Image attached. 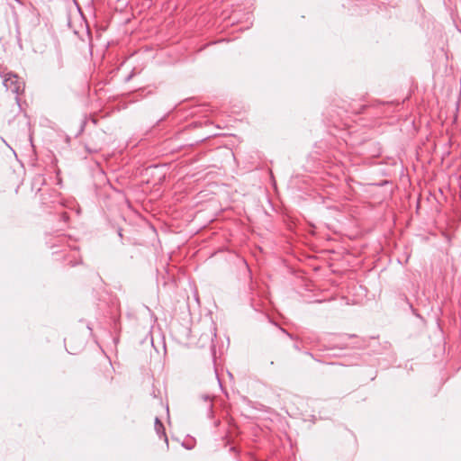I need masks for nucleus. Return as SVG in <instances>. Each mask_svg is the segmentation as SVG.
<instances>
[{
    "mask_svg": "<svg viewBox=\"0 0 461 461\" xmlns=\"http://www.w3.org/2000/svg\"><path fill=\"white\" fill-rule=\"evenodd\" d=\"M133 77V73H131L126 78H125V82H129Z\"/></svg>",
    "mask_w": 461,
    "mask_h": 461,
    "instance_id": "9b49d317",
    "label": "nucleus"
},
{
    "mask_svg": "<svg viewBox=\"0 0 461 461\" xmlns=\"http://www.w3.org/2000/svg\"><path fill=\"white\" fill-rule=\"evenodd\" d=\"M281 330H282L283 332H285V334H287V336H289L290 338H292V335H291V334H289L285 330L281 329Z\"/></svg>",
    "mask_w": 461,
    "mask_h": 461,
    "instance_id": "ddd939ff",
    "label": "nucleus"
},
{
    "mask_svg": "<svg viewBox=\"0 0 461 461\" xmlns=\"http://www.w3.org/2000/svg\"><path fill=\"white\" fill-rule=\"evenodd\" d=\"M154 428H155V431H156L157 435L159 438H163L167 446H168V439H167V434L165 431V427H164L163 423L161 422V420H159V418H158V417L155 418Z\"/></svg>",
    "mask_w": 461,
    "mask_h": 461,
    "instance_id": "7ed1b4c3",
    "label": "nucleus"
},
{
    "mask_svg": "<svg viewBox=\"0 0 461 461\" xmlns=\"http://www.w3.org/2000/svg\"><path fill=\"white\" fill-rule=\"evenodd\" d=\"M383 348L384 349L385 351V355H386V359L387 360H393V356L392 354V350H391V345L388 343V342H385Z\"/></svg>",
    "mask_w": 461,
    "mask_h": 461,
    "instance_id": "423d86ee",
    "label": "nucleus"
},
{
    "mask_svg": "<svg viewBox=\"0 0 461 461\" xmlns=\"http://www.w3.org/2000/svg\"><path fill=\"white\" fill-rule=\"evenodd\" d=\"M376 365L381 366L382 368H386V366H387L386 365H384V366L382 365L380 358H376Z\"/></svg>",
    "mask_w": 461,
    "mask_h": 461,
    "instance_id": "1a4fd4ad",
    "label": "nucleus"
},
{
    "mask_svg": "<svg viewBox=\"0 0 461 461\" xmlns=\"http://www.w3.org/2000/svg\"><path fill=\"white\" fill-rule=\"evenodd\" d=\"M294 348H295V349H297V350H299V349H300V348H299V347H298V345H296V344L294 345Z\"/></svg>",
    "mask_w": 461,
    "mask_h": 461,
    "instance_id": "2eb2a0df",
    "label": "nucleus"
},
{
    "mask_svg": "<svg viewBox=\"0 0 461 461\" xmlns=\"http://www.w3.org/2000/svg\"><path fill=\"white\" fill-rule=\"evenodd\" d=\"M213 337H216V330H215V328H213L211 331V335L208 336V338L211 339V341L212 342L213 340Z\"/></svg>",
    "mask_w": 461,
    "mask_h": 461,
    "instance_id": "6e6552de",
    "label": "nucleus"
},
{
    "mask_svg": "<svg viewBox=\"0 0 461 461\" xmlns=\"http://www.w3.org/2000/svg\"><path fill=\"white\" fill-rule=\"evenodd\" d=\"M375 104H376V113H378L379 106L384 105V104L379 103L378 100L375 101Z\"/></svg>",
    "mask_w": 461,
    "mask_h": 461,
    "instance_id": "9d476101",
    "label": "nucleus"
},
{
    "mask_svg": "<svg viewBox=\"0 0 461 461\" xmlns=\"http://www.w3.org/2000/svg\"><path fill=\"white\" fill-rule=\"evenodd\" d=\"M69 219V216L67 212H63L61 214V220L64 221V222H67Z\"/></svg>",
    "mask_w": 461,
    "mask_h": 461,
    "instance_id": "0eeeda50",
    "label": "nucleus"
},
{
    "mask_svg": "<svg viewBox=\"0 0 461 461\" xmlns=\"http://www.w3.org/2000/svg\"><path fill=\"white\" fill-rule=\"evenodd\" d=\"M393 189L394 186L392 181L386 179L376 181V204L379 203L381 206L388 207Z\"/></svg>",
    "mask_w": 461,
    "mask_h": 461,
    "instance_id": "f257e3e1",
    "label": "nucleus"
},
{
    "mask_svg": "<svg viewBox=\"0 0 461 461\" xmlns=\"http://www.w3.org/2000/svg\"><path fill=\"white\" fill-rule=\"evenodd\" d=\"M397 5V0H376V7L382 9L387 8V6L394 7Z\"/></svg>",
    "mask_w": 461,
    "mask_h": 461,
    "instance_id": "39448f33",
    "label": "nucleus"
},
{
    "mask_svg": "<svg viewBox=\"0 0 461 461\" xmlns=\"http://www.w3.org/2000/svg\"><path fill=\"white\" fill-rule=\"evenodd\" d=\"M201 399L207 404V416L212 418L213 415V404L212 396L209 394H202Z\"/></svg>",
    "mask_w": 461,
    "mask_h": 461,
    "instance_id": "20e7f679",
    "label": "nucleus"
},
{
    "mask_svg": "<svg viewBox=\"0 0 461 461\" xmlns=\"http://www.w3.org/2000/svg\"><path fill=\"white\" fill-rule=\"evenodd\" d=\"M3 85L7 91H10L12 94L15 95V101L20 106V100L18 95L23 91L24 83L20 80L16 75L8 73L3 81Z\"/></svg>",
    "mask_w": 461,
    "mask_h": 461,
    "instance_id": "f03ea898",
    "label": "nucleus"
},
{
    "mask_svg": "<svg viewBox=\"0 0 461 461\" xmlns=\"http://www.w3.org/2000/svg\"><path fill=\"white\" fill-rule=\"evenodd\" d=\"M376 173L384 174V169L383 168H376Z\"/></svg>",
    "mask_w": 461,
    "mask_h": 461,
    "instance_id": "f8f14e48",
    "label": "nucleus"
},
{
    "mask_svg": "<svg viewBox=\"0 0 461 461\" xmlns=\"http://www.w3.org/2000/svg\"><path fill=\"white\" fill-rule=\"evenodd\" d=\"M183 446H184L186 449H191V448H192V447L187 446V445H185V444H183Z\"/></svg>",
    "mask_w": 461,
    "mask_h": 461,
    "instance_id": "4468645a",
    "label": "nucleus"
}]
</instances>
